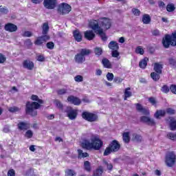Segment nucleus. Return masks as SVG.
Returning <instances> with one entry per match:
<instances>
[{"instance_id":"18","label":"nucleus","mask_w":176,"mask_h":176,"mask_svg":"<svg viewBox=\"0 0 176 176\" xmlns=\"http://www.w3.org/2000/svg\"><path fill=\"white\" fill-rule=\"evenodd\" d=\"M73 35H74V38L76 41V42L82 41V34H80V32H79V30L74 31Z\"/></svg>"},{"instance_id":"35","label":"nucleus","mask_w":176,"mask_h":176,"mask_svg":"<svg viewBox=\"0 0 176 176\" xmlns=\"http://www.w3.org/2000/svg\"><path fill=\"white\" fill-rule=\"evenodd\" d=\"M167 137L172 141H176V133H168Z\"/></svg>"},{"instance_id":"12","label":"nucleus","mask_w":176,"mask_h":176,"mask_svg":"<svg viewBox=\"0 0 176 176\" xmlns=\"http://www.w3.org/2000/svg\"><path fill=\"white\" fill-rule=\"evenodd\" d=\"M67 101L71 104H74V105H80V99L73 96H69L67 98Z\"/></svg>"},{"instance_id":"28","label":"nucleus","mask_w":176,"mask_h":176,"mask_svg":"<svg viewBox=\"0 0 176 176\" xmlns=\"http://www.w3.org/2000/svg\"><path fill=\"white\" fill-rule=\"evenodd\" d=\"M151 76L153 80H154L155 82L159 80V79H160V74L159 73H155V72H152L151 74Z\"/></svg>"},{"instance_id":"7","label":"nucleus","mask_w":176,"mask_h":176,"mask_svg":"<svg viewBox=\"0 0 176 176\" xmlns=\"http://www.w3.org/2000/svg\"><path fill=\"white\" fill-rule=\"evenodd\" d=\"M176 156L174 153L170 152L166 155V163L168 167H173L175 164Z\"/></svg>"},{"instance_id":"8","label":"nucleus","mask_w":176,"mask_h":176,"mask_svg":"<svg viewBox=\"0 0 176 176\" xmlns=\"http://www.w3.org/2000/svg\"><path fill=\"white\" fill-rule=\"evenodd\" d=\"M71 10V6L67 3H63L59 6L58 12L60 14H68Z\"/></svg>"},{"instance_id":"17","label":"nucleus","mask_w":176,"mask_h":176,"mask_svg":"<svg viewBox=\"0 0 176 176\" xmlns=\"http://www.w3.org/2000/svg\"><path fill=\"white\" fill-rule=\"evenodd\" d=\"M136 109L139 111V112L144 113V115H149V110L148 109L143 108L140 104H136Z\"/></svg>"},{"instance_id":"11","label":"nucleus","mask_w":176,"mask_h":176,"mask_svg":"<svg viewBox=\"0 0 176 176\" xmlns=\"http://www.w3.org/2000/svg\"><path fill=\"white\" fill-rule=\"evenodd\" d=\"M57 0H44V6L47 9H54Z\"/></svg>"},{"instance_id":"10","label":"nucleus","mask_w":176,"mask_h":176,"mask_svg":"<svg viewBox=\"0 0 176 176\" xmlns=\"http://www.w3.org/2000/svg\"><path fill=\"white\" fill-rule=\"evenodd\" d=\"M82 116L85 120H87L88 122H96V120L98 119L97 115L89 112H83Z\"/></svg>"},{"instance_id":"29","label":"nucleus","mask_w":176,"mask_h":176,"mask_svg":"<svg viewBox=\"0 0 176 176\" xmlns=\"http://www.w3.org/2000/svg\"><path fill=\"white\" fill-rule=\"evenodd\" d=\"M131 91H130V88H126L124 90V100H127L129 97H131Z\"/></svg>"},{"instance_id":"49","label":"nucleus","mask_w":176,"mask_h":176,"mask_svg":"<svg viewBox=\"0 0 176 176\" xmlns=\"http://www.w3.org/2000/svg\"><path fill=\"white\" fill-rule=\"evenodd\" d=\"M54 104L56 105V107H57V108H59V109H63V104H61V102L60 101L55 100L54 101Z\"/></svg>"},{"instance_id":"59","label":"nucleus","mask_w":176,"mask_h":176,"mask_svg":"<svg viewBox=\"0 0 176 176\" xmlns=\"http://www.w3.org/2000/svg\"><path fill=\"white\" fill-rule=\"evenodd\" d=\"M148 101L152 104V105H156V99H155V98H150Z\"/></svg>"},{"instance_id":"62","label":"nucleus","mask_w":176,"mask_h":176,"mask_svg":"<svg viewBox=\"0 0 176 176\" xmlns=\"http://www.w3.org/2000/svg\"><path fill=\"white\" fill-rule=\"evenodd\" d=\"M9 131H10V128L9 127V126H6L3 129V132L4 133H9Z\"/></svg>"},{"instance_id":"16","label":"nucleus","mask_w":176,"mask_h":176,"mask_svg":"<svg viewBox=\"0 0 176 176\" xmlns=\"http://www.w3.org/2000/svg\"><path fill=\"white\" fill-rule=\"evenodd\" d=\"M140 120L144 123H147V124H150V126H153V124H155V121L153 120V119H151V118L149 117L142 116L140 118Z\"/></svg>"},{"instance_id":"54","label":"nucleus","mask_w":176,"mask_h":176,"mask_svg":"<svg viewBox=\"0 0 176 176\" xmlns=\"http://www.w3.org/2000/svg\"><path fill=\"white\" fill-rule=\"evenodd\" d=\"M8 176H16V172H14V170H9L8 172Z\"/></svg>"},{"instance_id":"40","label":"nucleus","mask_w":176,"mask_h":176,"mask_svg":"<svg viewBox=\"0 0 176 176\" xmlns=\"http://www.w3.org/2000/svg\"><path fill=\"white\" fill-rule=\"evenodd\" d=\"M74 80L75 82H83V76L80 75L76 76L74 77Z\"/></svg>"},{"instance_id":"39","label":"nucleus","mask_w":176,"mask_h":176,"mask_svg":"<svg viewBox=\"0 0 176 176\" xmlns=\"http://www.w3.org/2000/svg\"><path fill=\"white\" fill-rule=\"evenodd\" d=\"M95 54H96L97 56H101L102 54V49L100 47H96Z\"/></svg>"},{"instance_id":"41","label":"nucleus","mask_w":176,"mask_h":176,"mask_svg":"<svg viewBox=\"0 0 176 176\" xmlns=\"http://www.w3.org/2000/svg\"><path fill=\"white\" fill-rule=\"evenodd\" d=\"M133 141L140 142V141H141V140H142V137H141V135H140L133 134Z\"/></svg>"},{"instance_id":"43","label":"nucleus","mask_w":176,"mask_h":176,"mask_svg":"<svg viewBox=\"0 0 176 176\" xmlns=\"http://www.w3.org/2000/svg\"><path fill=\"white\" fill-rule=\"evenodd\" d=\"M106 76L107 80H109V82H112L113 80V74L108 73Z\"/></svg>"},{"instance_id":"26","label":"nucleus","mask_w":176,"mask_h":176,"mask_svg":"<svg viewBox=\"0 0 176 176\" xmlns=\"http://www.w3.org/2000/svg\"><path fill=\"white\" fill-rule=\"evenodd\" d=\"M102 63L104 68H111L112 67L111 62H109V60L107 58H103L102 60Z\"/></svg>"},{"instance_id":"5","label":"nucleus","mask_w":176,"mask_h":176,"mask_svg":"<svg viewBox=\"0 0 176 176\" xmlns=\"http://www.w3.org/2000/svg\"><path fill=\"white\" fill-rule=\"evenodd\" d=\"M120 149V144L116 140H113L109 146L105 149L103 155L104 156H108L111 155L112 152H118Z\"/></svg>"},{"instance_id":"33","label":"nucleus","mask_w":176,"mask_h":176,"mask_svg":"<svg viewBox=\"0 0 176 176\" xmlns=\"http://www.w3.org/2000/svg\"><path fill=\"white\" fill-rule=\"evenodd\" d=\"M135 53H137V54H144V53H145V51L144 50V48H142V47L139 46L136 48L135 50Z\"/></svg>"},{"instance_id":"52","label":"nucleus","mask_w":176,"mask_h":176,"mask_svg":"<svg viewBox=\"0 0 176 176\" xmlns=\"http://www.w3.org/2000/svg\"><path fill=\"white\" fill-rule=\"evenodd\" d=\"M132 12L135 16H140V14H141V12H140L137 8H133L132 10Z\"/></svg>"},{"instance_id":"46","label":"nucleus","mask_w":176,"mask_h":176,"mask_svg":"<svg viewBox=\"0 0 176 176\" xmlns=\"http://www.w3.org/2000/svg\"><path fill=\"white\" fill-rule=\"evenodd\" d=\"M84 167L87 171H90V162H89V161L85 162Z\"/></svg>"},{"instance_id":"51","label":"nucleus","mask_w":176,"mask_h":176,"mask_svg":"<svg viewBox=\"0 0 176 176\" xmlns=\"http://www.w3.org/2000/svg\"><path fill=\"white\" fill-rule=\"evenodd\" d=\"M37 61L43 62L45 61V56L42 54L37 55Z\"/></svg>"},{"instance_id":"56","label":"nucleus","mask_w":176,"mask_h":176,"mask_svg":"<svg viewBox=\"0 0 176 176\" xmlns=\"http://www.w3.org/2000/svg\"><path fill=\"white\" fill-rule=\"evenodd\" d=\"M162 91L163 93H168V91H170V89L168 88V87H167L166 85H164L162 88Z\"/></svg>"},{"instance_id":"22","label":"nucleus","mask_w":176,"mask_h":176,"mask_svg":"<svg viewBox=\"0 0 176 176\" xmlns=\"http://www.w3.org/2000/svg\"><path fill=\"white\" fill-rule=\"evenodd\" d=\"M149 59L148 58H144L143 60H142L139 63V67L142 68L143 69L146 67V65H148V61Z\"/></svg>"},{"instance_id":"2","label":"nucleus","mask_w":176,"mask_h":176,"mask_svg":"<svg viewBox=\"0 0 176 176\" xmlns=\"http://www.w3.org/2000/svg\"><path fill=\"white\" fill-rule=\"evenodd\" d=\"M31 100H32V101H37L38 102H28L26 103V113H28V115H31V116H36V115H38L36 109L41 108V104H43V100L39 99L36 95H32L31 96Z\"/></svg>"},{"instance_id":"48","label":"nucleus","mask_w":176,"mask_h":176,"mask_svg":"<svg viewBox=\"0 0 176 176\" xmlns=\"http://www.w3.org/2000/svg\"><path fill=\"white\" fill-rule=\"evenodd\" d=\"M6 61V56L0 53V64H3Z\"/></svg>"},{"instance_id":"27","label":"nucleus","mask_w":176,"mask_h":176,"mask_svg":"<svg viewBox=\"0 0 176 176\" xmlns=\"http://www.w3.org/2000/svg\"><path fill=\"white\" fill-rule=\"evenodd\" d=\"M124 142H130V132H125L122 135Z\"/></svg>"},{"instance_id":"57","label":"nucleus","mask_w":176,"mask_h":176,"mask_svg":"<svg viewBox=\"0 0 176 176\" xmlns=\"http://www.w3.org/2000/svg\"><path fill=\"white\" fill-rule=\"evenodd\" d=\"M166 113H169V115H174V113H175V111L171 108H168L166 109Z\"/></svg>"},{"instance_id":"58","label":"nucleus","mask_w":176,"mask_h":176,"mask_svg":"<svg viewBox=\"0 0 176 176\" xmlns=\"http://www.w3.org/2000/svg\"><path fill=\"white\" fill-rule=\"evenodd\" d=\"M170 90L173 94H176V85H172L170 87Z\"/></svg>"},{"instance_id":"45","label":"nucleus","mask_w":176,"mask_h":176,"mask_svg":"<svg viewBox=\"0 0 176 176\" xmlns=\"http://www.w3.org/2000/svg\"><path fill=\"white\" fill-rule=\"evenodd\" d=\"M100 175H102V169H97L94 173V176H100Z\"/></svg>"},{"instance_id":"53","label":"nucleus","mask_w":176,"mask_h":176,"mask_svg":"<svg viewBox=\"0 0 176 176\" xmlns=\"http://www.w3.org/2000/svg\"><path fill=\"white\" fill-rule=\"evenodd\" d=\"M47 49H50V50L54 49V43H53V42L47 43Z\"/></svg>"},{"instance_id":"4","label":"nucleus","mask_w":176,"mask_h":176,"mask_svg":"<svg viewBox=\"0 0 176 176\" xmlns=\"http://www.w3.org/2000/svg\"><path fill=\"white\" fill-rule=\"evenodd\" d=\"M162 45L166 48L169 47L170 45L176 46V32L172 34L171 36L166 35L162 40Z\"/></svg>"},{"instance_id":"60","label":"nucleus","mask_w":176,"mask_h":176,"mask_svg":"<svg viewBox=\"0 0 176 176\" xmlns=\"http://www.w3.org/2000/svg\"><path fill=\"white\" fill-rule=\"evenodd\" d=\"M23 35V36L30 37V36H32V33H31V32L26 31V32H24Z\"/></svg>"},{"instance_id":"20","label":"nucleus","mask_w":176,"mask_h":176,"mask_svg":"<svg viewBox=\"0 0 176 176\" xmlns=\"http://www.w3.org/2000/svg\"><path fill=\"white\" fill-rule=\"evenodd\" d=\"M169 126L170 130L174 131L176 129V120L175 118H169Z\"/></svg>"},{"instance_id":"3","label":"nucleus","mask_w":176,"mask_h":176,"mask_svg":"<svg viewBox=\"0 0 176 176\" xmlns=\"http://www.w3.org/2000/svg\"><path fill=\"white\" fill-rule=\"evenodd\" d=\"M102 145L104 143L98 135H93L90 140H85L81 143V146L85 149H94L95 151H100Z\"/></svg>"},{"instance_id":"9","label":"nucleus","mask_w":176,"mask_h":176,"mask_svg":"<svg viewBox=\"0 0 176 176\" xmlns=\"http://www.w3.org/2000/svg\"><path fill=\"white\" fill-rule=\"evenodd\" d=\"M65 112L70 120H75L78 116V110L74 109L72 107H67Z\"/></svg>"},{"instance_id":"36","label":"nucleus","mask_w":176,"mask_h":176,"mask_svg":"<svg viewBox=\"0 0 176 176\" xmlns=\"http://www.w3.org/2000/svg\"><path fill=\"white\" fill-rule=\"evenodd\" d=\"M43 37H38L37 39L35 41L34 43L35 45H42V43H44Z\"/></svg>"},{"instance_id":"50","label":"nucleus","mask_w":176,"mask_h":176,"mask_svg":"<svg viewBox=\"0 0 176 176\" xmlns=\"http://www.w3.org/2000/svg\"><path fill=\"white\" fill-rule=\"evenodd\" d=\"M168 61H169V64L170 65H172L173 67H176V60H175V59H174L173 58H169Z\"/></svg>"},{"instance_id":"14","label":"nucleus","mask_w":176,"mask_h":176,"mask_svg":"<svg viewBox=\"0 0 176 176\" xmlns=\"http://www.w3.org/2000/svg\"><path fill=\"white\" fill-rule=\"evenodd\" d=\"M84 35L85 38L88 39V41H92V39H94V37L96 36V34L91 30H87L85 32Z\"/></svg>"},{"instance_id":"23","label":"nucleus","mask_w":176,"mask_h":176,"mask_svg":"<svg viewBox=\"0 0 176 176\" xmlns=\"http://www.w3.org/2000/svg\"><path fill=\"white\" fill-rule=\"evenodd\" d=\"M143 24H149L151 23V16L149 14H145L142 16Z\"/></svg>"},{"instance_id":"30","label":"nucleus","mask_w":176,"mask_h":176,"mask_svg":"<svg viewBox=\"0 0 176 176\" xmlns=\"http://www.w3.org/2000/svg\"><path fill=\"white\" fill-rule=\"evenodd\" d=\"M104 166L107 167V169L111 171L113 168V165L111 162L104 161Z\"/></svg>"},{"instance_id":"47","label":"nucleus","mask_w":176,"mask_h":176,"mask_svg":"<svg viewBox=\"0 0 176 176\" xmlns=\"http://www.w3.org/2000/svg\"><path fill=\"white\" fill-rule=\"evenodd\" d=\"M111 54H112V57H115L116 58H118V57H119L120 54L119 53V52H118V50H116L112 51Z\"/></svg>"},{"instance_id":"24","label":"nucleus","mask_w":176,"mask_h":176,"mask_svg":"<svg viewBox=\"0 0 176 176\" xmlns=\"http://www.w3.org/2000/svg\"><path fill=\"white\" fill-rule=\"evenodd\" d=\"M163 67L160 63H155L154 64V71L157 72V74H162V69Z\"/></svg>"},{"instance_id":"32","label":"nucleus","mask_w":176,"mask_h":176,"mask_svg":"<svg viewBox=\"0 0 176 176\" xmlns=\"http://www.w3.org/2000/svg\"><path fill=\"white\" fill-rule=\"evenodd\" d=\"M78 157H87V156H89V154L87 153H83V151L78 149Z\"/></svg>"},{"instance_id":"25","label":"nucleus","mask_w":176,"mask_h":176,"mask_svg":"<svg viewBox=\"0 0 176 176\" xmlns=\"http://www.w3.org/2000/svg\"><path fill=\"white\" fill-rule=\"evenodd\" d=\"M29 127L27 122H19L18 124V129H19V130H27Z\"/></svg>"},{"instance_id":"44","label":"nucleus","mask_w":176,"mask_h":176,"mask_svg":"<svg viewBox=\"0 0 176 176\" xmlns=\"http://www.w3.org/2000/svg\"><path fill=\"white\" fill-rule=\"evenodd\" d=\"M8 111L10 112H19V111H20V108L17 107H10L8 109Z\"/></svg>"},{"instance_id":"34","label":"nucleus","mask_w":176,"mask_h":176,"mask_svg":"<svg viewBox=\"0 0 176 176\" xmlns=\"http://www.w3.org/2000/svg\"><path fill=\"white\" fill-rule=\"evenodd\" d=\"M34 135V132L31 130H28L25 133V138H32V136Z\"/></svg>"},{"instance_id":"42","label":"nucleus","mask_w":176,"mask_h":176,"mask_svg":"<svg viewBox=\"0 0 176 176\" xmlns=\"http://www.w3.org/2000/svg\"><path fill=\"white\" fill-rule=\"evenodd\" d=\"M65 173L66 176H75V172L71 169L66 170Z\"/></svg>"},{"instance_id":"61","label":"nucleus","mask_w":176,"mask_h":176,"mask_svg":"<svg viewBox=\"0 0 176 176\" xmlns=\"http://www.w3.org/2000/svg\"><path fill=\"white\" fill-rule=\"evenodd\" d=\"M41 38H43V42H46L47 41H49V39H50V37L47 35L43 36H41Z\"/></svg>"},{"instance_id":"63","label":"nucleus","mask_w":176,"mask_h":176,"mask_svg":"<svg viewBox=\"0 0 176 176\" xmlns=\"http://www.w3.org/2000/svg\"><path fill=\"white\" fill-rule=\"evenodd\" d=\"M32 3H36V4H38V3H41V2L43 1V0H31Z\"/></svg>"},{"instance_id":"21","label":"nucleus","mask_w":176,"mask_h":176,"mask_svg":"<svg viewBox=\"0 0 176 176\" xmlns=\"http://www.w3.org/2000/svg\"><path fill=\"white\" fill-rule=\"evenodd\" d=\"M166 115V111L164 110H158L155 113L154 116L156 119H160L162 117Z\"/></svg>"},{"instance_id":"1","label":"nucleus","mask_w":176,"mask_h":176,"mask_svg":"<svg viewBox=\"0 0 176 176\" xmlns=\"http://www.w3.org/2000/svg\"><path fill=\"white\" fill-rule=\"evenodd\" d=\"M112 25V20L109 18H100L98 21L91 20L89 22V27L91 28L96 34H98L102 38V41H107V36L104 33L103 30H109Z\"/></svg>"},{"instance_id":"55","label":"nucleus","mask_w":176,"mask_h":176,"mask_svg":"<svg viewBox=\"0 0 176 176\" xmlns=\"http://www.w3.org/2000/svg\"><path fill=\"white\" fill-rule=\"evenodd\" d=\"M65 93H67V89H61L58 90V94H59V96H63V94H65Z\"/></svg>"},{"instance_id":"19","label":"nucleus","mask_w":176,"mask_h":176,"mask_svg":"<svg viewBox=\"0 0 176 176\" xmlns=\"http://www.w3.org/2000/svg\"><path fill=\"white\" fill-rule=\"evenodd\" d=\"M108 46L112 51L119 50V45L118 44V42H116V41H111L109 43Z\"/></svg>"},{"instance_id":"6","label":"nucleus","mask_w":176,"mask_h":176,"mask_svg":"<svg viewBox=\"0 0 176 176\" xmlns=\"http://www.w3.org/2000/svg\"><path fill=\"white\" fill-rule=\"evenodd\" d=\"M90 53L91 52L89 51V50L82 49L80 54H77L75 56L76 63H78V64H82V63H84V61L86 60V58L85 57V56H89Z\"/></svg>"},{"instance_id":"13","label":"nucleus","mask_w":176,"mask_h":176,"mask_svg":"<svg viewBox=\"0 0 176 176\" xmlns=\"http://www.w3.org/2000/svg\"><path fill=\"white\" fill-rule=\"evenodd\" d=\"M23 68H25L26 69H34V63L30 60H24L23 63Z\"/></svg>"},{"instance_id":"38","label":"nucleus","mask_w":176,"mask_h":176,"mask_svg":"<svg viewBox=\"0 0 176 176\" xmlns=\"http://www.w3.org/2000/svg\"><path fill=\"white\" fill-rule=\"evenodd\" d=\"M8 10L6 8L0 6V14H6L8 13Z\"/></svg>"},{"instance_id":"64","label":"nucleus","mask_w":176,"mask_h":176,"mask_svg":"<svg viewBox=\"0 0 176 176\" xmlns=\"http://www.w3.org/2000/svg\"><path fill=\"white\" fill-rule=\"evenodd\" d=\"M10 92L11 93H16V92H17V88H16V87H13L12 88V89L10 90Z\"/></svg>"},{"instance_id":"37","label":"nucleus","mask_w":176,"mask_h":176,"mask_svg":"<svg viewBox=\"0 0 176 176\" xmlns=\"http://www.w3.org/2000/svg\"><path fill=\"white\" fill-rule=\"evenodd\" d=\"M166 10L168 12H174V10H175V7L174 6V4H168L166 6Z\"/></svg>"},{"instance_id":"31","label":"nucleus","mask_w":176,"mask_h":176,"mask_svg":"<svg viewBox=\"0 0 176 176\" xmlns=\"http://www.w3.org/2000/svg\"><path fill=\"white\" fill-rule=\"evenodd\" d=\"M47 31H49V24H47V23H45L43 25V35H46L47 34Z\"/></svg>"},{"instance_id":"15","label":"nucleus","mask_w":176,"mask_h":176,"mask_svg":"<svg viewBox=\"0 0 176 176\" xmlns=\"http://www.w3.org/2000/svg\"><path fill=\"white\" fill-rule=\"evenodd\" d=\"M6 31H9L10 32H14V31H17V26L13 23H8L5 26Z\"/></svg>"}]
</instances>
